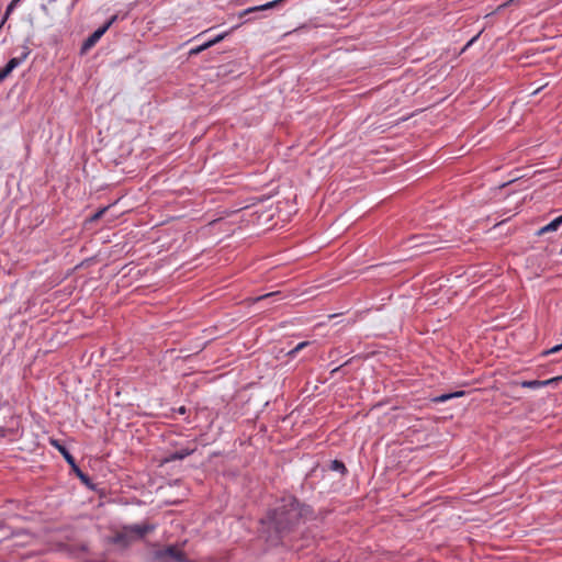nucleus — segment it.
Listing matches in <instances>:
<instances>
[{"label": "nucleus", "mask_w": 562, "mask_h": 562, "mask_svg": "<svg viewBox=\"0 0 562 562\" xmlns=\"http://www.w3.org/2000/svg\"><path fill=\"white\" fill-rule=\"evenodd\" d=\"M314 519L313 509L294 496H286L260 520V535L270 546H279L301 525Z\"/></svg>", "instance_id": "1"}, {"label": "nucleus", "mask_w": 562, "mask_h": 562, "mask_svg": "<svg viewBox=\"0 0 562 562\" xmlns=\"http://www.w3.org/2000/svg\"><path fill=\"white\" fill-rule=\"evenodd\" d=\"M50 443L63 454L67 463L70 465L71 471L80 479V481L85 485L89 486L91 481L89 475L80 470V468L76 463L75 458L68 451V449L64 445H61L57 439H50Z\"/></svg>", "instance_id": "2"}, {"label": "nucleus", "mask_w": 562, "mask_h": 562, "mask_svg": "<svg viewBox=\"0 0 562 562\" xmlns=\"http://www.w3.org/2000/svg\"><path fill=\"white\" fill-rule=\"evenodd\" d=\"M155 528V525L148 522L125 526L123 528V532L117 533L114 541L123 542L127 536H133L136 539H143L147 533L154 531Z\"/></svg>", "instance_id": "3"}, {"label": "nucleus", "mask_w": 562, "mask_h": 562, "mask_svg": "<svg viewBox=\"0 0 562 562\" xmlns=\"http://www.w3.org/2000/svg\"><path fill=\"white\" fill-rule=\"evenodd\" d=\"M31 49L25 46L19 57L11 58L3 68H0V82L3 81L23 60L27 58Z\"/></svg>", "instance_id": "4"}, {"label": "nucleus", "mask_w": 562, "mask_h": 562, "mask_svg": "<svg viewBox=\"0 0 562 562\" xmlns=\"http://www.w3.org/2000/svg\"><path fill=\"white\" fill-rule=\"evenodd\" d=\"M106 31L108 26H101L95 30L88 38H86L81 46V54H86L88 50H90Z\"/></svg>", "instance_id": "5"}, {"label": "nucleus", "mask_w": 562, "mask_h": 562, "mask_svg": "<svg viewBox=\"0 0 562 562\" xmlns=\"http://www.w3.org/2000/svg\"><path fill=\"white\" fill-rule=\"evenodd\" d=\"M560 380H562V376L552 378V379H549V380H546V381L530 380V381H522L520 383V385L522 387H527V389H538V387H541V386L549 385L551 383H555V382H558Z\"/></svg>", "instance_id": "6"}, {"label": "nucleus", "mask_w": 562, "mask_h": 562, "mask_svg": "<svg viewBox=\"0 0 562 562\" xmlns=\"http://www.w3.org/2000/svg\"><path fill=\"white\" fill-rule=\"evenodd\" d=\"M562 225V214L560 216H558L557 218H554L553 221H551L549 224H547L546 226L541 227L539 231H538V235L541 236V235H544L547 233H550V232H555L559 229V227Z\"/></svg>", "instance_id": "7"}, {"label": "nucleus", "mask_w": 562, "mask_h": 562, "mask_svg": "<svg viewBox=\"0 0 562 562\" xmlns=\"http://www.w3.org/2000/svg\"><path fill=\"white\" fill-rule=\"evenodd\" d=\"M194 452V449H190V448H183L181 450H178V451H175L172 452L167 459L166 461H176V460H182L184 459L186 457L192 454Z\"/></svg>", "instance_id": "8"}, {"label": "nucleus", "mask_w": 562, "mask_h": 562, "mask_svg": "<svg viewBox=\"0 0 562 562\" xmlns=\"http://www.w3.org/2000/svg\"><path fill=\"white\" fill-rule=\"evenodd\" d=\"M284 0H273V1L267 2V3L262 4V5L252 7V8H249L247 10H245L244 14H247V13H250V12H257V11H263V10L272 9V8H276L278 4H280Z\"/></svg>", "instance_id": "9"}, {"label": "nucleus", "mask_w": 562, "mask_h": 562, "mask_svg": "<svg viewBox=\"0 0 562 562\" xmlns=\"http://www.w3.org/2000/svg\"><path fill=\"white\" fill-rule=\"evenodd\" d=\"M21 0H12L7 9H5V12L3 14V18L0 22V30L2 29V26L4 25V23L8 21V19L10 18V15L12 14V12L14 11V9L16 8V5L20 3Z\"/></svg>", "instance_id": "10"}, {"label": "nucleus", "mask_w": 562, "mask_h": 562, "mask_svg": "<svg viewBox=\"0 0 562 562\" xmlns=\"http://www.w3.org/2000/svg\"><path fill=\"white\" fill-rule=\"evenodd\" d=\"M225 35H226V33L217 35L215 38L202 44L201 46H199L198 48L192 50V53H201V52L205 50L206 48H209V47L215 45L216 43H218L220 41H222L225 37Z\"/></svg>", "instance_id": "11"}, {"label": "nucleus", "mask_w": 562, "mask_h": 562, "mask_svg": "<svg viewBox=\"0 0 562 562\" xmlns=\"http://www.w3.org/2000/svg\"><path fill=\"white\" fill-rule=\"evenodd\" d=\"M464 395V392L463 391H457V392H453V393H448V394H442L440 396H437L434 398V402H437V403H441V402H446L450 398H453V397H460V396H463Z\"/></svg>", "instance_id": "12"}, {"label": "nucleus", "mask_w": 562, "mask_h": 562, "mask_svg": "<svg viewBox=\"0 0 562 562\" xmlns=\"http://www.w3.org/2000/svg\"><path fill=\"white\" fill-rule=\"evenodd\" d=\"M329 468L330 470L338 471L341 474H345L347 472L346 465L339 460L331 461Z\"/></svg>", "instance_id": "13"}, {"label": "nucleus", "mask_w": 562, "mask_h": 562, "mask_svg": "<svg viewBox=\"0 0 562 562\" xmlns=\"http://www.w3.org/2000/svg\"><path fill=\"white\" fill-rule=\"evenodd\" d=\"M108 209H109V206H105V207H103V209L99 210L97 213H94V214L91 216L90 221H91V222H94V221H97V220L101 218V217H102V215L108 211Z\"/></svg>", "instance_id": "14"}, {"label": "nucleus", "mask_w": 562, "mask_h": 562, "mask_svg": "<svg viewBox=\"0 0 562 562\" xmlns=\"http://www.w3.org/2000/svg\"><path fill=\"white\" fill-rule=\"evenodd\" d=\"M308 344H310L308 341L300 342L295 348H293L291 351H289V356H294L299 350H301L302 348H304Z\"/></svg>", "instance_id": "15"}, {"label": "nucleus", "mask_w": 562, "mask_h": 562, "mask_svg": "<svg viewBox=\"0 0 562 562\" xmlns=\"http://www.w3.org/2000/svg\"><path fill=\"white\" fill-rule=\"evenodd\" d=\"M279 294H280V292H271V293H267V294H263V295H261V296L256 297V299H255V301H256V302H257V301H261V300H265V299H269V297L277 296V295H279Z\"/></svg>", "instance_id": "16"}, {"label": "nucleus", "mask_w": 562, "mask_h": 562, "mask_svg": "<svg viewBox=\"0 0 562 562\" xmlns=\"http://www.w3.org/2000/svg\"><path fill=\"white\" fill-rule=\"evenodd\" d=\"M560 350H562V342L560 345H557V346L552 347L549 350L543 351V355L546 356V355L554 353V352H558Z\"/></svg>", "instance_id": "17"}, {"label": "nucleus", "mask_w": 562, "mask_h": 562, "mask_svg": "<svg viewBox=\"0 0 562 562\" xmlns=\"http://www.w3.org/2000/svg\"><path fill=\"white\" fill-rule=\"evenodd\" d=\"M116 19V15L111 16V19L103 26H108L109 29L115 22Z\"/></svg>", "instance_id": "18"}, {"label": "nucleus", "mask_w": 562, "mask_h": 562, "mask_svg": "<svg viewBox=\"0 0 562 562\" xmlns=\"http://www.w3.org/2000/svg\"><path fill=\"white\" fill-rule=\"evenodd\" d=\"M348 363H349V361L345 362V363H344L342 366H340V367H337V368L333 369V370L330 371V374H331V375L336 374L337 372H339V371L341 370V368H342L344 366H346V364H348Z\"/></svg>", "instance_id": "19"}, {"label": "nucleus", "mask_w": 562, "mask_h": 562, "mask_svg": "<svg viewBox=\"0 0 562 562\" xmlns=\"http://www.w3.org/2000/svg\"><path fill=\"white\" fill-rule=\"evenodd\" d=\"M480 34H477L476 36H474L472 40H470V42L468 43L467 46H470L479 36Z\"/></svg>", "instance_id": "20"}, {"label": "nucleus", "mask_w": 562, "mask_h": 562, "mask_svg": "<svg viewBox=\"0 0 562 562\" xmlns=\"http://www.w3.org/2000/svg\"><path fill=\"white\" fill-rule=\"evenodd\" d=\"M179 412H180L181 414H184L186 408H184V407H181V408L179 409Z\"/></svg>", "instance_id": "21"}]
</instances>
